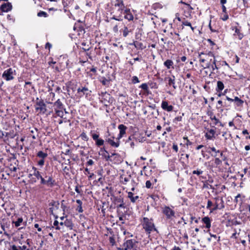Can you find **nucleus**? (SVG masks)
Here are the masks:
<instances>
[{
  "label": "nucleus",
  "instance_id": "obj_1",
  "mask_svg": "<svg viewBox=\"0 0 250 250\" xmlns=\"http://www.w3.org/2000/svg\"><path fill=\"white\" fill-rule=\"evenodd\" d=\"M40 184L50 190L57 186V182L53 176L52 172H45L44 175L40 180Z\"/></svg>",
  "mask_w": 250,
  "mask_h": 250
},
{
  "label": "nucleus",
  "instance_id": "obj_2",
  "mask_svg": "<svg viewBox=\"0 0 250 250\" xmlns=\"http://www.w3.org/2000/svg\"><path fill=\"white\" fill-rule=\"evenodd\" d=\"M143 228L147 234H150L152 231H158L153 222V219L147 217L143 218Z\"/></svg>",
  "mask_w": 250,
  "mask_h": 250
},
{
  "label": "nucleus",
  "instance_id": "obj_3",
  "mask_svg": "<svg viewBox=\"0 0 250 250\" xmlns=\"http://www.w3.org/2000/svg\"><path fill=\"white\" fill-rule=\"evenodd\" d=\"M215 58L214 53L211 51L206 52H201L199 53L198 58L200 62L205 63V64L210 61V59H213Z\"/></svg>",
  "mask_w": 250,
  "mask_h": 250
},
{
  "label": "nucleus",
  "instance_id": "obj_4",
  "mask_svg": "<svg viewBox=\"0 0 250 250\" xmlns=\"http://www.w3.org/2000/svg\"><path fill=\"white\" fill-rule=\"evenodd\" d=\"M16 75V71L15 69L9 68L4 71L2 74V78L6 81H10L13 80Z\"/></svg>",
  "mask_w": 250,
  "mask_h": 250
},
{
  "label": "nucleus",
  "instance_id": "obj_5",
  "mask_svg": "<svg viewBox=\"0 0 250 250\" xmlns=\"http://www.w3.org/2000/svg\"><path fill=\"white\" fill-rule=\"evenodd\" d=\"M38 101L35 104V110L36 111H40V113L44 114L46 111V105L42 100H40L37 98Z\"/></svg>",
  "mask_w": 250,
  "mask_h": 250
},
{
  "label": "nucleus",
  "instance_id": "obj_6",
  "mask_svg": "<svg viewBox=\"0 0 250 250\" xmlns=\"http://www.w3.org/2000/svg\"><path fill=\"white\" fill-rule=\"evenodd\" d=\"M202 66L204 68H211L212 70L218 69L220 68L218 61H217L215 58H213V59H210L209 62L205 63V66L202 65Z\"/></svg>",
  "mask_w": 250,
  "mask_h": 250
},
{
  "label": "nucleus",
  "instance_id": "obj_7",
  "mask_svg": "<svg viewBox=\"0 0 250 250\" xmlns=\"http://www.w3.org/2000/svg\"><path fill=\"white\" fill-rule=\"evenodd\" d=\"M91 91L90 90L87 86L86 85L84 86H81L77 89V94L80 97H83L84 95H85L87 97L88 95H90Z\"/></svg>",
  "mask_w": 250,
  "mask_h": 250
},
{
  "label": "nucleus",
  "instance_id": "obj_8",
  "mask_svg": "<svg viewBox=\"0 0 250 250\" xmlns=\"http://www.w3.org/2000/svg\"><path fill=\"white\" fill-rule=\"evenodd\" d=\"M215 199L216 200V203L213 205V208L210 209V212H212L218 209H221L224 207V206L223 205L224 202L222 198L220 199L219 197H216Z\"/></svg>",
  "mask_w": 250,
  "mask_h": 250
},
{
  "label": "nucleus",
  "instance_id": "obj_9",
  "mask_svg": "<svg viewBox=\"0 0 250 250\" xmlns=\"http://www.w3.org/2000/svg\"><path fill=\"white\" fill-rule=\"evenodd\" d=\"M163 213L166 216L167 218L170 219L175 215V211L169 207H165L163 209Z\"/></svg>",
  "mask_w": 250,
  "mask_h": 250
},
{
  "label": "nucleus",
  "instance_id": "obj_10",
  "mask_svg": "<svg viewBox=\"0 0 250 250\" xmlns=\"http://www.w3.org/2000/svg\"><path fill=\"white\" fill-rule=\"evenodd\" d=\"M114 137H111L110 138H108L105 139V142L107 143L109 145H110L112 147L117 148L119 147L120 145V141L119 140H116V141L114 140Z\"/></svg>",
  "mask_w": 250,
  "mask_h": 250
},
{
  "label": "nucleus",
  "instance_id": "obj_11",
  "mask_svg": "<svg viewBox=\"0 0 250 250\" xmlns=\"http://www.w3.org/2000/svg\"><path fill=\"white\" fill-rule=\"evenodd\" d=\"M231 28L234 31L233 34L234 37L237 38L239 40H241L244 37L243 33L240 32V27L238 28L236 26H231Z\"/></svg>",
  "mask_w": 250,
  "mask_h": 250
},
{
  "label": "nucleus",
  "instance_id": "obj_12",
  "mask_svg": "<svg viewBox=\"0 0 250 250\" xmlns=\"http://www.w3.org/2000/svg\"><path fill=\"white\" fill-rule=\"evenodd\" d=\"M32 169L34 171L33 173V176L36 177V178H37V180H41V179L42 178V177H43L44 173H45V171L40 172L35 167H32Z\"/></svg>",
  "mask_w": 250,
  "mask_h": 250
},
{
  "label": "nucleus",
  "instance_id": "obj_13",
  "mask_svg": "<svg viewBox=\"0 0 250 250\" xmlns=\"http://www.w3.org/2000/svg\"><path fill=\"white\" fill-rule=\"evenodd\" d=\"M207 132L206 133L205 136L208 140H212L215 138V131L213 129L207 128Z\"/></svg>",
  "mask_w": 250,
  "mask_h": 250
},
{
  "label": "nucleus",
  "instance_id": "obj_14",
  "mask_svg": "<svg viewBox=\"0 0 250 250\" xmlns=\"http://www.w3.org/2000/svg\"><path fill=\"white\" fill-rule=\"evenodd\" d=\"M118 128L120 130V133L118 137L116 138V140H120L123 137V136L125 133V131L127 129V127L125 125L121 124L118 126Z\"/></svg>",
  "mask_w": 250,
  "mask_h": 250
},
{
  "label": "nucleus",
  "instance_id": "obj_15",
  "mask_svg": "<svg viewBox=\"0 0 250 250\" xmlns=\"http://www.w3.org/2000/svg\"><path fill=\"white\" fill-rule=\"evenodd\" d=\"M161 107L164 110L167 112H171L173 110V106L171 105H168V102L166 101H163L162 102Z\"/></svg>",
  "mask_w": 250,
  "mask_h": 250
},
{
  "label": "nucleus",
  "instance_id": "obj_16",
  "mask_svg": "<svg viewBox=\"0 0 250 250\" xmlns=\"http://www.w3.org/2000/svg\"><path fill=\"white\" fill-rule=\"evenodd\" d=\"M168 82V84L169 86H172L174 89H176L177 85L175 84V78L174 76L167 77L165 79Z\"/></svg>",
  "mask_w": 250,
  "mask_h": 250
},
{
  "label": "nucleus",
  "instance_id": "obj_17",
  "mask_svg": "<svg viewBox=\"0 0 250 250\" xmlns=\"http://www.w3.org/2000/svg\"><path fill=\"white\" fill-rule=\"evenodd\" d=\"M12 4L9 2H7L2 4L0 6V9L2 12H8L12 9Z\"/></svg>",
  "mask_w": 250,
  "mask_h": 250
},
{
  "label": "nucleus",
  "instance_id": "obj_18",
  "mask_svg": "<svg viewBox=\"0 0 250 250\" xmlns=\"http://www.w3.org/2000/svg\"><path fill=\"white\" fill-rule=\"evenodd\" d=\"M99 96L102 99V102H103V100H104L105 101H107L108 102V103H109V100L108 99H110V95L106 92H101V93L99 94Z\"/></svg>",
  "mask_w": 250,
  "mask_h": 250
},
{
  "label": "nucleus",
  "instance_id": "obj_19",
  "mask_svg": "<svg viewBox=\"0 0 250 250\" xmlns=\"http://www.w3.org/2000/svg\"><path fill=\"white\" fill-rule=\"evenodd\" d=\"M134 242L132 239L127 240L124 244V246L127 250L133 248Z\"/></svg>",
  "mask_w": 250,
  "mask_h": 250
},
{
  "label": "nucleus",
  "instance_id": "obj_20",
  "mask_svg": "<svg viewBox=\"0 0 250 250\" xmlns=\"http://www.w3.org/2000/svg\"><path fill=\"white\" fill-rule=\"evenodd\" d=\"M202 221L206 225V228L209 229L210 228L211 220L208 216L203 218Z\"/></svg>",
  "mask_w": 250,
  "mask_h": 250
},
{
  "label": "nucleus",
  "instance_id": "obj_21",
  "mask_svg": "<svg viewBox=\"0 0 250 250\" xmlns=\"http://www.w3.org/2000/svg\"><path fill=\"white\" fill-rule=\"evenodd\" d=\"M54 106L57 109H63L64 107L63 104L61 101L60 99H58L54 103Z\"/></svg>",
  "mask_w": 250,
  "mask_h": 250
},
{
  "label": "nucleus",
  "instance_id": "obj_22",
  "mask_svg": "<svg viewBox=\"0 0 250 250\" xmlns=\"http://www.w3.org/2000/svg\"><path fill=\"white\" fill-rule=\"evenodd\" d=\"M99 81L103 85L105 86L106 87L109 86L110 79H107L104 77H102L100 79Z\"/></svg>",
  "mask_w": 250,
  "mask_h": 250
},
{
  "label": "nucleus",
  "instance_id": "obj_23",
  "mask_svg": "<svg viewBox=\"0 0 250 250\" xmlns=\"http://www.w3.org/2000/svg\"><path fill=\"white\" fill-rule=\"evenodd\" d=\"M208 115L209 116L210 119L211 120H214V125H217L219 123H220V121L219 119L216 118L215 116L214 115L213 113L211 111L208 112L207 113Z\"/></svg>",
  "mask_w": 250,
  "mask_h": 250
},
{
  "label": "nucleus",
  "instance_id": "obj_24",
  "mask_svg": "<svg viewBox=\"0 0 250 250\" xmlns=\"http://www.w3.org/2000/svg\"><path fill=\"white\" fill-rule=\"evenodd\" d=\"M224 88V84L222 81H218L217 82V86L216 87V91L217 92H220Z\"/></svg>",
  "mask_w": 250,
  "mask_h": 250
},
{
  "label": "nucleus",
  "instance_id": "obj_25",
  "mask_svg": "<svg viewBox=\"0 0 250 250\" xmlns=\"http://www.w3.org/2000/svg\"><path fill=\"white\" fill-rule=\"evenodd\" d=\"M134 194L132 192H128V197L130 199L132 203H135L136 201L139 198L138 196H133Z\"/></svg>",
  "mask_w": 250,
  "mask_h": 250
},
{
  "label": "nucleus",
  "instance_id": "obj_26",
  "mask_svg": "<svg viewBox=\"0 0 250 250\" xmlns=\"http://www.w3.org/2000/svg\"><path fill=\"white\" fill-rule=\"evenodd\" d=\"M234 100V102H235L236 105L237 106H243V104H244V101L242 100L239 99L238 97H235Z\"/></svg>",
  "mask_w": 250,
  "mask_h": 250
},
{
  "label": "nucleus",
  "instance_id": "obj_27",
  "mask_svg": "<svg viewBox=\"0 0 250 250\" xmlns=\"http://www.w3.org/2000/svg\"><path fill=\"white\" fill-rule=\"evenodd\" d=\"M64 225H65V226L69 228L70 229H73V224L72 223L71 221H70V220L66 219L64 221Z\"/></svg>",
  "mask_w": 250,
  "mask_h": 250
},
{
  "label": "nucleus",
  "instance_id": "obj_28",
  "mask_svg": "<svg viewBox=\"0 0 250 250\" xmlns=\"http://www.w3.org/2000/svg\"><path fill=\"white\" fill-rule=\"evenodd\" d=\"M124 13L125 15L124 18L128 21H131L133 19V16L130 12H128L126 10L124 11Z\"/></svg>",
  "mask_w": 250,
  "mask_h": 250
},
{
  "label": "nucleus",
  "instance_id": "obj_29",
  "mask_svg": "<svg viewBox=\"0 0 250 250\" xmlns=\"http://www.w3.org/2000/svg\"><path fill=\"white\" fill-rule=\"evenodd\" d=\"M164 64L167 69H170L171 67H172L173 62L171 60H167L164 62Z\"/></svg>",
  "mask_w": 250,
  "mask_h": 250
},
{
  "label": "nucleus",
  "instance_id": "obj_30",
  "mask_svg": "<svg viewBox=\"0 0 250 250\" xmlns=\"http://www.w3.org/2000/svg\"><path fill=\"white\" fill-rule=\"evenodd\" d=\"M23 222V219L22 217H19L17 221H13L12 224H14L16 227H18L21 225Z\"/></svg>",
  "mask_w": 250,
  "mask_h": 250
},
{
  "label": "nucleus",
  "instance_id": "obj_31",
  "mask_svg": "<svg viewBox=\"0 0 250 250\" xmlns=\"http://www.w3.org/2000/svg\"><path fill=\"white\" fill-rule=\"evenodd\" d=\"M100 155L102 156V157L104 158L106 161H112V160L111 159V156L109 155L108 153H100Z\"/></svg>",
  "mask_w": 250,
  "mask_h": 250
},
{
  "label": "nucleus",
  "instance_id": "obj_32",
  "mask_svg": "<svg viewBox=\"0 0 250 250\" xmlns=\"http://www.w3.org/2000/svg\"><path fill=\"white\" fill-rule=\"evenodd\" d=\"M37 156L41 159H45L47 157V154L42 151H39L37 154Z\"/></svg>",
  "mask_w": 250,
  "mask_h": 250
},
{
  "label": "nucleus",
  "instance_id": "obj_33",
  "mask_svg": "<svg viewBox=\"0 0 250 250\" xmlns=\"http://www.w3.org/2000/svg\"><path fill=\"white\" fill-rule=\"evenodd\" d=\"M135 48L138 49L143 50L146 48V46L144 45L142 42H137L135 43Z\"/></svg>",
  "mask_w": 250,
  "mask_h": 250
},
{
  "label": "nucleus",
  "instance_id": "obj_34",
  "mask_svg": "<svg viewBox=\"0 0 250 250\" xmlns=\"http://www.w3.org/2000/svg\"><path fill=\"white\" fill-rule=\"evenodd\" d=\"M130 32H131V29L129 30L128 27L125 26L124 29L123 31V36L124 37H126L128 35V33Z\"/></svg>",
  "mask_w": 250,
  "mask_h": 250
},
{
  "label": "nucleus",
  "instance_id": "obj_35",
  "mask_svg": "<svg viewBox=\"0 0 250 250\" xmlns=\"http://www.w3.org/2000/svg\"><path fill=\"white\" fill-rule=\"evenodd\" d=\"M37 16L39 17H44V18H46L48 16V14L44 12V11H40V12H39L37 14Z\"/></svg>",
  "mask_w": 250,
  "mask_h": 250
},
{
  "label": "nucleus",
  "instance_id": "obj_36",
  "mask_svg": "<svg viewBox=\"0 0 250 250\" xmlns=\"http://www.w3.org/2000/svg\"><path fill=\"white\" fill-rule=\"evenodd\" d=\"M104 142L103 139L99 138L95 141V144L98 146H100L104 145Z\"/></svg>",
  "mask_w": 250,
  "mask_h": 250
},
{
  "label": "nucleus",
  "instance_id": "obj_37",
  "mask_svg": "<svg viewBox=\"0 0 250 250\" xmlns=\"http://www.w3.org/2000/svg\"><path fill=\"white\" fill-rule=\"evenodd\" d=\"M55 111L57 116L61 117H62V116H63V109H57L56 108H55Z\"/></svg>",
  "mask_w": 250,
  "mask_h": 250
},
{
  "label": "nucleus",
  "instance_id": "obj_38",
  "mask_svg": "<svg viewBox=\"0 0 250 250\" xmlns=\"http://www.w3.org/2000/svg\"><path fill=\"white\" fill-rule=\"evenodd\" d=\"M80 137L82 138V140L85 141H87L89 139L88 136L84 132H83L80 135Z\"/></svg>",
  "mask_w": 250,
  "mask_h": 250
},
{
  "label": "nucleus",
  "instance_id": "obj_39",
  "mask_svg": "<svg viewBox=\"0 0 250 250\" xmlns=\"http://www.w3.org/2000/svg\"><path fill=\"white\" fill-rule=\"evenodd\" d=\"M91 136L92 139L95 141L98 140L99 137V134L98 133H92V131L91 132Z\"/></svg>",
  "mask_w": 250,
  "mask_h": 250
},
{
  "label": "nucleus",
  "instance_id": "obj_40",
  "mask_svg": "<svg viewBox=\"0 0 250 250\" xmlns=\"http://www.w3.org/2000/svg\"><path fill=\"white\" fill-rule=\"evenodd\" d=\"M121 179H122L121 182L124 185L126 184V183L129 181V178L128 177H123V176H121Z\"/></svg>",
  "mask_w": 250,
  "mask_h": 250
},
{
  "label": "nucleus",
  "instance_id": "obj_41",
  "mask_svg": "<svg viewBox=\"0 0 250 250\" xmlns=\"http://www.w3.org/2000/svg\"><path fill=\"white\" fill-rule=\"evenodd\" d=\"M218 62H219V67H220L221 66H227L229 68L230 67L229 64L225 61H218Z\"/></svg>",
  "mask_w": 250,
  "mask_h": 250
},
{
  "label": "nucleus",
  "instance_id": "obj_42",
  "mask_svg": "<svg viewBox=\"0 0 250 250\" xmlns=\"http://www.w3.org/2000/svg\"><path fill=\"white\" fill-rule=\"evenodd\" d=\"M140 88H141L142 89L145 91H147L148 89V87L147 84L146 83H142L140 86Z\"/></svg>",
  "mask_w": 250,
  "mask_h": 250
},
{
  "label": "nucleus",
  "instance_id": "obj_43",
  "mask_svg": "<svg viewBox=\"0 0 250 250\" xmlns=\"http://www.w3.org/2000/svg\"><path fill=\"white\" fill-rule=\"evenodd\" d=\"M115 6L116 7V6H118L119 7V9H121L122 10H123V8H124V4H123V1H121V2H119L118 3H116L115 4Z\"/></svg>",
  "mask_w": 250,
  "mask_h": 250
},
{
  "label": "nucleus",
  "instance_id": "obj_44",
  "mask_svg": "<svg viewBox=\"0 0 250 250\" xmlns=\"http://www.w3.org/2000/svg\"><path fill=\"white\" fill-rule=\"evenodd\" d=\"M132 82L133 83L135 84L136 83H139L140 82V81L139 80V79L137 76H133L132 78Z\"/></svg>",
  "mask_w": 250,
  "mask_h": 250
},
{
  "label": "nucleus",
  "instance_id": "obj_45",
  "mask_svg": "<svg viewBox=\"0 0 250 250\" xmlns=\"http://www.w3.org/2000/svg\"><path fill=\"white\" fill-rule=\"evenodd\" d=\"M200 219V218H196L195 217H193L192 216H190V224L192 223V221H194L195 223H198V220Z\"/></svg>",
  "mask_w": 250,
  "mask_h": 250
},
{
  "label": "nucleus",
  "instance_id": "obj_46",
  "mask_svg": "<svg viewBox=\"0 0 250 250\" xmlns=\"http://www.w3.org/2000/svg\"><path fill=\"white\" fill-rule=\"evenodd\" d=\"M214 163L216 165H220L222 164V161L219 158H216L214 160Z\"/></svg>",
  "mask_w": 250,
  "mask_h": 250
},
{
  "label": "nucleus",
  "instance_id": "obj_47",
  "mask_svg": "<svg viewBox=\"0 0 250 250\" xmlns=\"http://www.w3.org/2000/svg\"><path fill=\"white\" fill-rule=\"evenodd\" d=\"M203 171L201 170H193L192 171V173L193 174H197L198 175H199L201 174H202Z\"/></svg>",
  "mask_w": 250,
  "mask_h": 250
},
{
  "label": "nucleus",
  "instance_id": "obj_48",
  "mask_svg": "<svg viewBox=\"0 0 250 250\" xmlns=\"http://www.w3.org/2000/svg\"><path fill=\"white\" fill-rule=\"evenodd\" d=\"M44 164V159H41L38 162V165L40 167H42Z\"/></svg>",
  "mask_w": 250,
  "mask_h": 250
},
{
  "label": "nucleus",
  "instance_id": "obj_49",
  "mask_svg": "<svg viewBox=\"0 0 250 250\" xmlns=\"http://www.w3.org/2000/svg\"><path fill=\"white\" fill-rule=\"evenodd\" d=\"M213 206L212 202L210 200H208L207 208L210 210V209H211V207Z\"/></svg>",
  "mask_w": 250,
  "mask_h": 250
},
{
  "label": "nucleus",
  "instance_id": "obj_50",
  "mask_svg": "<svg viewBox=\"0 0 250 250\" xmlns=\"http://www.w3.org/2000/svg\"><path fill=\"white\" fill-rule=\"evenodd\" d=\"M151 183L150 181L148 180L146 181V187L147 188H151Z\"/></svg>",
  "mask_w": 250,
  "mask_h": 250
},
{
  "label": "nucleus",
  "instance_id": "obj_51",
  "mask_svg": "<svg viewBox=\"0 0 250 250\" xmlns=\"http://www.w3.org/2000/svg\"><path fill=\"white\" fill-rule=\"evenodd\" d=\"M229 19V16L227 14H225L223 16L221 17V19L223 21H226Z\"/></svg>",
  "mask_w": 250,
  "mask_h": 250
},
{
  "label": "nucleus",
  "instance_id": "obj_52",
  "mask_svg": "<svg viewBox=\"0 0 250 250\" xmlns=\"http://www.w3.org/2000/svg\"><path fill=\"white\" fill-rule=\"evenodd\" d=\"M109 242L110 243V244L113 246L115 245V240L114 238L113 237H110L109 238Z\"/></svg>",
  "mask_w": 250,
  "mask_h": 250
},
{
  "label": "nucleus",
  "instance_id": "obj_53",
  "mask_svg": "<svg viewBox=\"0 0 250 250\" xmlns=\"http://www.w3.org/2000/svg\"><path fill=\"white\" fill-rule=\"evenodd\" d=\"M182 25L184 26H191L190 22H188V21H182Z\"/></svg>",
  "mask_w": 250,
  "mask_h": 250
},
{
  "label": "nucleus",
  "instance_id": "obj_54",
  "mask_svg": "<svg viewBox=\"0 0 250 250\" xmlns=\"http://www.w3.org/2000/svg\"><path fill=\"white\" fill-rule=\"evenodd\" d=\"M112 19H114L116 21H122V19L121 18V16H116L115 15H113V16L111 18Z\"/></svg>",
  "mask_w": 250,
  "mask_h": 250
},
{
  "label": "nucleus",
  "instance_id": "obj_55",
  "mask_svg": "<svg viewBox=\"0 0 250 250\" xmlns=\"http://www.w3.org/2000/svg\"><path fill=\"white\" fill-rule=\"evenodd\" d=\"M76 210L78 211L79 213H82L83 211L82 208V205L78 206L76 208Z\"/></svg>",
  "mask_w": 250,
  "mask_h": 250
},
{
  "label": "nucleus",
  "instance_id": "obj_56",
  "mask_svg": "<svg viewBox=\"0 0 250 250\" xmlns=\"http://www.w3.org/2000/svg\"><path fill=\"white\" fill-rule=\"evenodd\" d=\"M115 201L117 203H120V204L124 202L123 199L121 197H115Z\"/></svg>",
  "mask_w": 250,
  "mask_h": 250
},
{
  "label": "nucleus",
  "instance_id": "obj_57",
  "mask_svg": "<svg viewBox=\"0 0 250 250\" xmlns=\"http://www.w3.org/2000/svg\"><path fill=\"white\" fill-rule=\"evenodd\" d=\"M133 60H134V62H132V61H130L129 62V64H131V65H133V64H134V62H135V61H140L141 59H140V58H139V57H137V58H134V59H133Z\"/></svg>",
  "mask_w": 250,
  "mask_h": 250
},
{
  "label": "nucleus",
  "instance_id": "obj_58",
  "mask_svg": "<svg viewBox=\"0 0 250 250\" xmlns=\"http://www.w3.org/2000/svg\"><path fill=\"white\" fill-rule=\"evenodd\" d=\"M53 225H54V226H56V229H58V230L60 229V227L58 226V225H59V222H58V221L55 220V221L54 222Z\"/></svg>",
  "mask_w": 250,
  "mask_h": 250
},
{
  "label": "nucleus",
  "instance_id": "obj_59",
  "mask_svg": "<svg viewBox=\"0 0 250 250\" xmlns=\"http://www.w3.org/2000/svg\"><path fill=\"white\" fill-rule=\"evenodd\" d=\"M9 250H20V249L16 246L13 245L11 246Z\"/></svg>",
  "mask_w": 250,
  "mask_h": 250
},
{
  "label": "nucleus",
  "instance_id": "obj_60",
  "mask_svg": "<svg viewBox=\"0 0 250 250\" xmlns=\"http://www.w3.org/2000/svg\"><path fill=\"white\" fill-rule=\"evenodd\" d=\"M20 250H30L29 249L27 248V246L25 245H23L22 246L18 247Z\"/></svg>",
  "mask_w": 250,
  "mask_h": 250
},
{
  "label": "nucleus",
  "instance_id": "obj_61",
  "mask_svg": "<svg viewBox=\"0 0 250 250\" xmlns=\"http://www.w3.org/2000/svg\"><path fill=\"white\" fill-rule=\"evenodd\" d=\"M64 200H62L61 203V208L63 211H65V210L66 208V206L63 203Z\"/></svg>",
  "mask_w": 250,
  "mask_h": 250
},
{
  "label": "nucleus",
  "instance_id": "obj_62",
  "mask_svg": "<svg viewBox=\"0 0 250 250\" xmlns=\"http://www.w3.org/2000/svg\"><path fill=\"white\" fill-rule=\"evenodd\" d=\"M172 148H173V150H174L176 152H178V146H177V145H176V144H173V146H172Z\"/></svg>",
  "mask_w": 250,
  "mask_h": 250
},
{
  "label": "nucleus",
  "instance_id": "obj_63",
  "mask_svg": "<svg viewBox=\"0 0 250 250\" xmlns=\"http://www.w3.org/2000/svg\"><path fill=\"white\" fill-rule=\"evenodd\" d=\"M57 202L55 201H52L49 204V206L51 207H53V206H55Z\"/></svg>",
  "mask_w": 250,
  "mask_h": 250
},
{
  "label": "nucleus",
  "instance_id": "obj_64",
  "mask_svg": "<svg viewBox=\"0 0 250 250\" xmlns=\"http://www.w3.org/2000/svg\"><path fill=\"white\" fill-rule=\"evenodd\" d=\"M94 161L92 159H89L86 163L87 165L91 166L93 165Z\"/></svg>",
  "mask_w": 250,
  "mask_h": 250
}]
</instances>
